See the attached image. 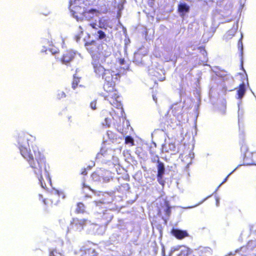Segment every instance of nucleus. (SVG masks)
Returning a JSON list of instances; mask_svg holds the SVG:
<instances>
[{"instance_id":"nucleus-1","label":"nucleus","mask_w":256,"mask_h":256,"mask_svg":"<svg viewBox=\"0 0 256 256\" xmlns=\"http://www.w3.org/2000/svg\"><path fill=\"white\" fill-rule=\"evenodd\" d=\"M85 46L93 59L92 65L96 75L98 78L101 76L104 80L103 86L104 98L122 114L124 109L120 100L121 96L116 87L121 78L120 71L116 67L106 70L101 64V62H106V59L110 56V52L102 51V44H98L95 41L86 42Z\"/></svg>"},{"instance_id":"nucleus-2","label":"nucleus","mask_w":256,"mask_h":256,"mask_svg":"<svg viewBox=\"0 0 256 256\" xmlns=\"http://www.w3.org/2000/svg\"><path fill=\"white\" fill-rule=\"evenodd\" d=\"M35 138L28 133L18 134L17 141L20 154L34 170L42 188L48 189L52 186V180L48 170L50 166L43 152L36 145L32 144Z\"/></svg>"},{"instance_id":"nucleus-3","label":"nucleus","mask_w":256,"mask_h":256,"mask_svg":"<svg viewBox=\"0 0 256 256\" xmlns=\"http://www.w3.org/2000/svg\"><path fill=\"white\" fill-rule=\"evenodd\" d=\"M40 198H41L46 205H56L59 202L66 197L62 190L52 189L48 193L46 199H43L42 196L39 195Z\"/></svg>"},{"instance_id":"nucleus-4","label":"nucleus","mask_w":256,"mask_h":256,"mask_svg":"<svg viewBox=\"0 0 256 256\" xmlns=\"http://www.w3.org/2000/svg\"><path fill=\"white\" fill-rule=\"evenodd\" d=\"M76 56V52L72 50H66L63 53L61 56L60 60L64 64H68L69 62L72 61Z\"/></svg>"},{"instance_id":"nucleus-5","label":"nucleus","mask_w":256,"mask_h":256,"mask_svg":"<svg viewBox=\"0 0 256 256\" xmlns=\"http://www.w3.org/2000/svg\"><path fill=\"white\" fill-rule=\"evenodd\" d=\"M170 234L177 239H183L190 236L186 230H180V229H178V228H172Z\"/></svg>"},{"instance_id":"nucleus-6","label":"nucleus","mask_w":256,"mask_h":256,"mask_svg":"<svg viewBox=\"0 0 256 256\" xmlns=\"http://www.w3.org/2000/svg\"><path fill=\"white\" fill-rule=\"evenodd\" d=\"M88 220V219L82 218H73L71 224L76 230H82L86 226Z\"/></svg>"},{"instance_id":"nucleus-7","label":"nucleus","mask_w":256,"mask_h":256,"mask_svg":"<svg viewBox=\"0 0 256 256\" xmlns=\"http://www.w3.org/2000/svg\"><path fill=\"white\" fill-rule=\"evenodd\" d=\"M197 254L199 256H213L212 250L209 247H200L197 250ZM194 256H196L194 255Z\"/></svg>"},{"instance_id":"nucleus-8","label":"nucleus","mask_w":256,"mask_h":256,"mask_svg":"<svg viewBox=\"0 0 256 256\" xmlns=\"http://www.w3.org/2000/svg\"><path fill=\"white\" fill-rule=\"evenodd\" d=\"M177 256H195V255L193 253L192 250H190V248L184 247L180 250Z\"/></svg>"},{"instance_id":"nucleus-9","label":"nucleus","mask_w":256,"mask_h":256,"mask_svg":"<svg viewBox=\"0 0 256 256\" xmlns=\"http://www.w3.org/2000/svg\"><path fill=\"white\" fill-rule=\"evenodd\" d=\"M246 92V85L244 82L240 84L237 90L238 98H242Z\"/></svg>"},{"instance_id":"nucleus-10","label":"nucleus","mask_w":256,"mask_h":256,"mask_svg":"<svg viewBox=\"0 0 256 256\" xmlns=\"http://www.w3.org/2000/svg\"><path fill=\"white\" fill-rule=\"evenodd\" d=\"M86 212V206L82 202H78L76 204L75 212L76 213H84Z\"/></svg>"},{"instance_id":"nucleus-11","label":"nucleus","mask_w":256,"mask_h":256,"mask_svg":"<svg viewBox=\"0 0 256 256\" xmlns=\"http://www.w3.org/2000/svg\"><path fill=\"white\" fill-rule=\"evenodd\" d=\"M158 172H157L159 174V175H162L164 176V165L163 163V162H160V160H158Z\"/></svg>"},{"instance_id":"nucleus-12","label":"nucleus","mask_w":256,"mask_h":256,"mask_svg":"<svg viewBox=\"0 0 256 256\" xmlns=\"http://www.w3.org/2000/svg\"><path fill=\"white\" fill-rule=\"evenodd\" d=\"M190 7L186 4H180L178 6V12H188Z\"/></svg>"},{"instance_id":"nucleus-13","label":"nucleus","mask_w":256,"mask_h":256,"mask_svg":"<svg viewBox=\"0 0 256 256\" xmlns=\"http://www.w3.org/2000/svg\"><path fill=\"white\" fill-rule=\"evenodd\" d=\"M108 112L106 111H103L102 113V116L104 118V122L103 123L104 126H106V127H110L111 123L110 118H106V114Z\"/></svg>"},{"instance_id":"nucleus-14","label":"nucleus","mask_w":256,"mask_h":256,"mask_svg":"<svg viewBox=\"0 0 256 256\" xmlns=\"http://www.w3.org/2000/svg\"><path fill=\"white\" fill-rule=\"evenodd\" d=\"M172 212L171 207L168 202H165V206L164 209V214L166 216H170Z\"/></svg>"},{"instance_id":"nucleus-15","label":"nucleus","mask_w":256,"mask_h":256,"mask_svg":"<svg viewBox=\"0 0 256 256\" xmlns=\"http://www.w3.org/2000/svg\"><path fill=\"white\" fill-rule=\"evenodd\" d=\"M102 219L104 220V223L107 224L109 223L111 220L112 219V216L110 212H104L102 216Z\"/></svg>"},{"instance_id":"nucleus-16","label":"nucleus","mask_w":256,"mask_h":256,"mask_svg":"<svg viewBox=\"0 0 256 256\" xmlns=\"http://www.w3.org/2000/svg\"><path fill=\"white\" fill-rule=\"evenodd\" d=\"M80 78L78 77L76 74L74 75L73 80L72 83V88L74 90L78 86L79 83L80 82Z\"/></svg>"},{"instance_id":"nucleus-17","label":"nucleus","mask_w":256,"mask_h":256,"mask_svg":"<svg viewBox=\"0 0 256 256\" xmlns=\"http://www.w3.org/2000/svg\"><path fill=\"white\" fill-rule=\"evenodd\" d=\"M179 250V247H172L171 248L169 252H168V254H166L165 249H164V247H163V248L162 249V254L163 256H172V253L174 252H176V250Z\"/></svg>"},{"instance_id":"nucleus-18","label":"nucleus","mask_w":256,"mask_h":256,"mask_svg":"<svg viewBox=\"0 0 256 256\" xmlns=\"http://www.w3.org/2000/svg\"><path fill=\"white\" fill-rule=\"evenodd\" d=\"M125 143L126 144H130L131 146L134 145V142L132 136H127L125 137Z\"/></svg>"},{"instance_id":"nucleus-19","label":"nucleus","mask_w":256,"mask_h":256,"mask_svg":"<svg viewBox=\"0 0 256 256\" xmlns=\"http://www.w3.org/2000/svg\"><path fill=\"white\" fill-rule=\"evenodd\" d=\"M78 0H71V6H72V10L74 13H81L82 12L80 11L79 8L80 9V7H78L77 5H72V2H76Z\"/></svg>"},{"instance_id":"nucleus-20","label":"nucleus","mask_w":256,"mask_h":256,"mask_svg":"<svg viewBox=\"0 0 256 256\" xmlns=\"http://www.w3.org/2000/svg\"><path fill=\"white\" fill-rule=\"evenodd\" d=\"M157 180L158 182L160 183V184H161L162 186H164V180L163 178L162 175H160V176L159 174L157 173Z\"/></svg>"},{"instance_id":"nucleus-21","label":"nucleus","mask_w":256,"mask_h":256,"mask_svg":"<svg viewBox=\"0 0 256 256\" xmlns=\"http://www.w3.org/2000/svg\"><path fill=\"white\" fill-rule=\"evenodd\" d=\"M98 38L99 39L105 38L106 35L104 32V31L101 30H100L98 31Z\"/></svg>"},{"instance_id":"nucleus-22","label":"nucleus","mask_w":256,"mask_h":256,"mask_svg":"<svg viewBox=\"0 0 256 256\" xmlns=\"http://www.w3.org/2000/svg\"><path fill=\"white\" fill-rule=\"evenodd\" d=\"M66 96V93L64 92H62V90H58L57 94V98H64Z\"/></svg>"},{"instance_id":"nucleus-23","label":"nucleus","mask_w":256,"mask_h":256,"mask_svg":"<svg viewBox=\"0 0 256 256\" xmlns=\"http://www.w3.org/2000/svg\"><path fill=\"white\" fill-rule=\"evenodd\" d=\"M96 100L92 101L90 103V107L92 108V109H93L94 110H95V109H96Z\"/></svg>"},{"instance_id":"nucleus-24","label":"nucleus","mask_w":256,"mask_h":256,"mask_svg":"<svg viewBox=\"0 0 256 256\" xmlns=\"http://www.w3.org/2000/svg\"><path fill=\"white\" fill-rule=\"evenodd\" d=\"M60 254H58L56 250H53L50 253V256H60Z\"/></svg>"},{"instance_id":"nucleus-25","label":"nucleus","mask_w":256,"mask_h":256,"mask_svg":"<svg viewBox=\"0 0 256 256\" xmlns=\"http://www.w3.org/2000/svg\"><path fill=\"white\" fill-rule=\"evenodd\" d=\"M238 46H240V47H241V49H242V48H243V44L242 42V38H240L238 40Z\"/></svg>"},{"instance_id":"nucleus-26","label":"nucleus","mask_w":256,"mask_h":256,"mask_svg":"<svg viewBox=\"0 0 256 256\" xmlns=\"http://www.w3.org/2000/svg\"><path fill=\"white\" fill-rule=\"evenodd\" d=\"M90 26L93 28H97L96 23H90Z\"/></svg>"},{"instance_id":"nucleus-27","label":"nucleus","mask_w":256,"mask_h":256,"mask_svg":"<svg viewBox=\"0 0 256 256\" xmlns=\"http://www.w3.org/2000/svg\"><path fill=\"white\" fill-rule=\"evenodd\" d=\"M230 174H229L228 175H227V176L224 178V180H223L222 183L224 182H226V180L228 178V176L230 175Z\"/></svg>"},{"instance_id":"nucleus-28","label":"nucleus","mask_w":256,"mask_h":256,"mask_svg":"<svg viewBox=\"0 0 256 256\" xmlns=\"http://www.w3.org/2000/svg\"><path fill=\"white\" fill-rule=\"evenodd\" d=\"M82 174H84V175H86V174H87L86 170H84V171H82Z\"/></svg>"},{"instance_id":"nucleus-29","label":"nucleus","mask_w":256,"mask_h":256,"mask_svg":"<svg viewBox=\"0 0 256 256\" xmlns=\"http://www.w3.org/2000/svg\"><path fill=\"white\" fill-rule=\"evenodd\" d=\"M159 212H160V213H162V210H160Z\"/></svg>"},{"instance_id":"nucleus-30","label":"nucleus","mask_w":256,"mask_h":256,"mask_svg":"<svg viewBox=\"0 0 256 256\" xmlns=\"http://www.w3.org/2000/svg\"><path fill=\"white\" fill-rule=\"evenodd\" d=\"M92 10H93L94 12H96V9H92Z\"/></svg>"},{"instance_id":"nucleus-31","label":"nucleus","mask_w":256,"mask_h":256,"mask_svg":"<svg viewBox=\"0 0 256 256\" xmlns=\"http://www.w3.org/2000/svg\"><path fill=\"white\" fill-rule=\"evenodd\" d=\"M204 51L205 53H206V51H205V50H204Z\"/></svg>"},{"instance_id":"nucleus-32","label":"nucleus","mask_w":256,"mask_h":256,"mask_svg":"<svg viewBox=\"0 0 256 256\" xmlns=\"http://www.w3.org/2000/svg\"><path fill=\"white\" fill-rule=\"evenodd\" d=\"M122 132V134H125V133H124V132Z\"/></svg>"}]
</instances>
